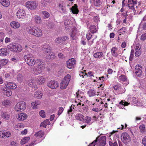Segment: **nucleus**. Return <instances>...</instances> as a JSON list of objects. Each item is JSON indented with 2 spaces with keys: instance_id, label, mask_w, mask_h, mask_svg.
Listing matches in <instances>:
<instances>
[{
  "instance_id": "obj_48",
  "label": "nucleus",
  "mask_w": 146,
  "mask_h": 146,
  "mask_svg": "<svg viewBox=\"0 0 146 146\" xmlns=\"http://www.w3.org/2000/svg\"><path fill=\"white\" fill-rule=\"evenodd\" d=\"M35 64H36L35 66H38V65H40L42 64V63L41 60L40 59L36 60H35Z\"/></svg>"
},
{
  "instance_id": "obj_56",
  "label": "nucleus",
  "mask_w": 146,
  "mask_h": 146,
  "mask_svg": "<svg viewBox=\"0 0 146 146\" xmlns=\"http://www.w3.org/2000/svg\"><path fill=\"white\" fill-rule=\"evenodd\" d=\"M146 38V33L143 34L141 36V39L143 41L145 40Z\"/></svg>"
},
{
  "instance_id": "obj_33",
  "label": "nucleus",
  "mask_w": 146,
  "mask_h": 146,
  "mask_svg": "<svg viewBox=\"0 0 146 146\" xmlns=\"http://www.w3.org/2000/svg\"><path fill=\"white\" fill-rule=\"evenodd\" d=\"M45 78L43 76L38 77L36 78V81L37 83L39 84H42L45 81Z\"/></svg>"
},
{
  "instance_id": "obj_60",
  "label": "nucleus",
  "mask_w": 146,
  "mask_h": 146,
  "mask_svg": "<svg viewBox=\"0 0 146 146\" xmlns=\"http://www.w3.org/2000/svg\"><path fill=\"white\" fill-rule=\"evenodd\" d=\"M96 145H97L96 140H95L90 143L89 145V146H95Z\"/></svg>"
},
{
  "instance_id": "obj_50",
  "label": "nucleus",
  "mask_w": 146,
  "mask_h": 146,
  "mask_svg": "<svg viewBox=\"0 0 146 146\" xmlns=\"http://www.w3.org/2000/svg\"><path fill=\"white\" fill-rule=\"evenodd\" d=\"M5 36L4 34L2 32H0V41L2 42Z\"/></svg>"
},
{
  "instance_id": "obj_8",
  "label": "nucleus",
  "mask_w": 146,
  "mask_h": 146,
  "mask_svg": "<svg viewBox=\"0 0 146 146\" xmlns=\"http://www.w3.org/2000/svg\"><path fill=\"white\" fill-rule=\"evenodd\" d=\"M119 137L117 135H115L112 139H110L109 141V144L110 146H118L117 141L118 140Z\"/></svg>"
},
{
  "instance_id": "obj_42",
  "label": "nucleus",
  "mask_w": 146,
  "mask_h": 146,
  "mask_svg": "<svg viewBox=\"0 0 146 146\" xmlns=\"http://www.w3.org/2000/svg\"><path fill=\"white\" fill-rule=\"evenodd\" d=\"M71 76L69 74H67L64 78L63 80L66 82V83H69L70 80Z\"/></svg>"
},
{
  "instance_id": "obj_18",
  "label": "nucleus",
  "mask_w": 146,
  "mask_h": 146,
  "mask_svg": "<svg viewBox=\"0 0 146 146\" xmlns=\"http://www.w3.org/2000/svg\"><path fill=\"white\" fill-rule=\"evenodd\" d=\"M5 86L7 88L12 89H15L17 87V86L15 83L11 82L6 83Z\"/></svg>"
},
{
  "instance_id": "obj_37",
  "label": "nucleus",
  "mask_w": 146,
  "mask_h": 146,
  "mask_svg": "<svg viewBox=\"0 0 146 146\" xmlns=\"http://www.w3.org/2000/svg\"><path fill=\"white\" fill-rule=\"evenodd\" d=\"M117 50V48L116 47H113L111 49V52L112 55L115 57L117 56L118 54L116 52Z\"/></svg>"
},
{
  "instance_id": "obj_12",
  "label": "nucleus",
  "mask_w": 146,
  "mask_h": 146,
  "mask_svg": "<svg viewBox=\"0 0 146 146\" xmlns=\"http://www.w3.org/2000/svg\"><path fill=\"white\" fill-rule=\"evenodd\" d=\"M34 73L36 74H40L41 73L40 71L44 69L45 68V65L44 64L38 65V66H35L34 67Z\"/></svg>"
},
{
  "instance_id": "obj_26",
  "label": "nucleus",
  "mask_w": 146,
  "mask_h": 146,
  "mask_svg": "<svg viewBox=\"0 0 146 146\" xmlns=\"http://www.w3.org/2000/svg\"><path fill=\"white\" fill-rule=\"evenodd\" d=\"M42 93L40 91H36L34 94V96L35 98L39 99L42 98Z\"/></svg>"
},
{
  "instance_id": "obj_4",
  "label": "nucleus",
  "mask_w": 146,
  "mask_h": 146,
  "mask_svg": "<svg viewBox=\"0 0 146 146\" xmlns=\"http://www.w3.org/2000/svg\"><path fill=\"white\" fill-rule=\"evenodd\" d=\"M7 48L11 51L15 52H20L22 50V47L19 44L15 45L10 44L7 46Z\"/></svg>"
},
{
  "instance_id": "obj_16",
  "label": "nucleus",
  "mask_w": 146,
  "mask_h": 146,
  "mask_svg": "<svg viewBox=\"0 0 146 146\" xmlns=\"http://www.w3.org/2000/svg\"><path fill=\"white\" fill-rule=\"evenodd\" d=\"M11 134L9 131H0V137L1 138H3L5 137H8L10 136Z\"/></svg>"
},
{
  "instance_id": "obj_13",
  "label": "nucleus",
  "mask_w": 146,
  "mask_h": 146,
  "mask_svg": "<svg viewBox=\"0 0 146 146\" xmlns=\"http://www.w3.org/2000/svg\"><path fill=\"white\" fill-rule=\"evenodd\" d=\"M17 16L19 19H23L25 16V11L23 9H19L17 12Z\"/></svg>"
},
{
  "instance_id": "obj_62",
  "label": "nucleus",
  "mask_w": 146,
  "mask_h": 146,
  "mask_svg": "<svg viewBox=\"0 0 146 146\" xmlns=\"http://www.w3.org/2000/svg\"><path fill=\"white\" fill-rule=\"evenodd\" d=\"M50 54H49V55L48 56V57H47V58H53L55 56L54 54V53H52Z\"/></svg>"
},
{
  "instance_id": "obj_7",
  "label": "nucleus",
  "mask_w": 146,
  "mask_h": 146,
  "mask_svg": "<svg viewBox=\"0 0 146 146\" xmlns=\"http://www.w3.org/2000/svg\"><path fill=\"white\" fill-rule=\"evenodd\" d=\"M76 61L74 58H71L66 61V65L67 68L69 69L73 68L76 64Z\"/></svg>"
},
{
  "instance_id": "obj_2",
  "label": "nucleus",
  "mask_w": 146,
  "mask_h": 146,
  "mask_svg": "<svg viewBox=\"0 0 146 146\" xmlns=\"http://www.w3.org/2000/svg\"><path fill=\"white\" fill-rule=\"evenodd\" d=\"M121 138V141L125 145H127L131 142V138L126 132H124L122 134Z\"/></svg>"
},
{
  "instance_id": "obj_1",
  "label": "nucleus",
  "mask_w": 146,
  "mask_h": 146,
  "mask_svg": "<svg viewBox=\"0 0 146 146\" xmlns=\"http://www.w3.org/2000/svg\"><path fill=\"white\" fill-rule=\"evenodd\" d=\"M27 31L30 34L37 37H40L42 35V30L36 26L31 27Z\"/></svg>"
},
{
  "instance_id": "obj_21",
  "label": "nucleus",
  "mask_w": 146,
  "mask_h": 146,
  "mask_svg": "<svg viewBox=\"0 0 146 146\" xmlns=\"http://www.w3.org/2000/svg\"><path fill=\"white\" fill-rule=\"evenodd\" d=\"M135 50V55L136 56H139L141 54V47L139 46H136Z\"/></svg>"
},
{
  "instance_id": "obj_15",
  "label": "nucleus",
  "mask_w": 146,
  "mask_h": 146,
  "mask_svg": "<svg viewBox=\"0 0 146 146\" xmlns=\"http://www.w3.org/2000/svg\"><path fill=\"white\" fill-rule=\"evenodd\" d=\"M142 68L139 65H136L135 67V72L136 75L138 76H140L142 73Z\"/></svg>"
},
{
  "instance_id": "obj_36",
  "label": "nucleus",
  "mask_w": 146,
  "mask_h": 146,
  "mask_svg": "<svg viewBox=\"0 0 146 146\" xmlns=\"http://www.w3.org/2000/svg\"><path fill=\"white\" fill-rule=\"evenodd\" d=\"M84 117L82 114H77L75 116V118L80 121H82L83 120V117Z\"/></svg>"
},
{
  "instance_id": "obj_24",
  "label": "nucleus",
  "mask_w": 146,
  "mask_h": 146,
  "mask_svg": "<svg viewBox=\"0 0 146 146\" xmlns=\"http://www.w3.org/2000/svg\"><path fill=\"white\" fill-rule=\"evenodd\" d=\"M0 2L4 6L7 7L10 5L9 0H0Z\"/></svg>"
},
{
  "instance_id": "obj_41",
  "label": "nucleus",
  "mask_w": 146,
  "mask_h": 146,
  "mask_svg": "<svg viewBox=\"0 0 146 146\" xmlns=\"http://www.w3.org/2000/svg\"><path fill=\"white\" fill-rule=\"evenodd\" d=\"M90 29V32L92 33H95L97 31L96 26L94 25L91 26Z\"/></svg>"
},
{
  "instance_id": "obj_59",
  "label": "nucleus",
  "mask_w": 146,
  "mask_h": 146,
  "mask_svg": "<svg viewBox=\"0 0 146 146\" xmlns=\"http://www.w3.org/2000/svg\"><path fill=\"white\" fill-rule=\"evenodd\" d=\"M92 35L89 33H88L86 35V37L88 40H89L91 38Z\"/></svg>"
},
{
  "instance_id": "obj_34",
  "label": "nucleus",
  "mask_w": 146,
  "mask_h": 146,
  "mask_svg": "<svg viewBox=\"0 0 146 146\" xmlns=\"http://www.w3.org/2000/svg\"><path fill=\"white\" fill-rule=\"evenodd\" d=\"M30 139L29 137H25L23 139L21 140V145H23L26 143H27Z\"/></svg>"
},
{
  "instance_id": "obj_14",
  "label": "nucleus",
  "mask_w": 146,
  "mask_h": 146,
  "mask_svg": "<svg viewBox=\"0 0 146 146\" xmlns=\"http://www.w3.org/2000/svg\"><path fill=\"white\" fill-rule=\"evenodd\" d=\"M42 50L44 53L45 54L48 55L49 54L51 53V48L49 45H44L42 47Z\"/></svg>"
},
{
  "instance_id": "obj_31",
  "label": "nucleus",
  "mask_w": 146,
  "mask_h": 146,
  "mask_svg": "<svg viewBox=\"0 0 146 146\" xmlns=\"http://www.w3.org/2000/svg\"><path fill=\"white\" fill-rule=\"evenodd\" d=\"M26 84L29 86L33 88L35 84V81L33 79H31L28 81L26 83Z\"/></svg>"
},
{
  "instance_id": "obj_47",
  "label": "nucleus",
  "mask_w": 146,
  "mask_h": 146,
  "mask_svg": "<svg viewBox=\"0 0 146 146\" xmlns=\"http://www.w3.org/2000/svg\"><path fill=\"white\" fill-rule=\"evenodd\" d=\"M39 103V102L38 101H36L35 102H33L31 104L32 108L35 109H37V105Z\"/></svg>"
},
{
  "instance_id": "obj_17",
  "label": "nucleus",
  "mask_w": 146,
  "mask_h": 146,
  "mask_svg": "<svg viewBox=\"0 0 146 146\" xmlns=\"http://www.w3.org/2000/svg\"><path fill=\"white\" fill-rule=\"evenodd\" d=\"M9 53V51L7 48H3L0 49V54L2 56H5L8 55Z\"/></svg>"
},
{
  "instance_id": "obj_54",
  "label": "nucleus",
  "mask_w": 146,
  "mask_h": 146,
  "mask_svg": "<svg viewBox=\"0 0 146 146\" xmlns=\"http://www.w3.org/2000/svg\"><path fill=\"white\" fill-rule=\"evenodd\" d=\"M44 113V110H41L39 113V115L42 117L44 118L45 117Z\"/></svg>"
},
{
  "instance_id": "obj_61",
  "label": "nucleus",
  "mask_w": 146,
  "mask_h": 146,
  "mask_svg": "<svg viewBox=\"0 0 146 146\" xmlns=\"http://www.w3.org/2000/svg\"><path fill=\"white\" fill-rule=\"evenodd\" d=\"M93 20L95 22H98L100 21L99 18L97 16L94 17Z\"/></svg>"
},
{
  "instance_id": "obj_52",
  "label": "nucleus",
  "mask_w": 146,
  "mask_h": 146,
  "mask_svg": "<svg viewBox=\"0 0 146 146\" xmlns=\"http://www.w3.org/2000/svg\"><path fill=\"white\" fill-rule=\"evenodd\" d=\"M134 52V50L133 49H132L131 51V54L129 57V60L130 61H131L133 59Z\"/></svg>"
},
{
  "instance_id": "obj_57",
  "label": "nucleus",
  "mask_w": 146,
  "mask_h": 146,
  "mask_svg": "<svg viewBox=\"0 0 146 146\" xmlns=\"http://www.w3.org/2000/svg\"><path fill=\"white\" fill-rule=\"evenodd\" d=\"M64 110V109L62 108H59V110L58 111V115H60L62 112Z\"/></svg>"
},
{
  "instance_id": "obj_6",
  "label": "nucleus",
  "mask_w": 146,
  "mask_h": 146,
  "mask_svg": "<svg viewBox=\"0 0 146 146\" xmlns=\"http://www.w3.org/2000/svg\"><path fill=\"white\" fill-rule=\"evenodd\" d=\"M97 145L100 146H105L106 145V137L101 136L100 135L96 139Z\"/></svg>"
},
{
  "instance_id": "obj_39",
  "label": "nucleus",
  "mask_w": 146,
  "mask_h": 146,
  "mask_svg": "<svg viewBox=\"0 0 146 146\" xmlns=\"http://www.w3.org/2000/svg\"><path fill=\"white\" fill-rule=\"evenodd\" d=\"M94 56L96 58H100L104 56L103 54L101 52H98L94 54Z\"/></svg>"
},
{
  "instance_id": "obj_30",
  "label": "nucleus",
  "mask_w": 146,
  "mask_h": 146,
  "mask_svg": "<svg viewBox=\"0 0 146 146\" xmlns=\"http://www.w3.org/2000/svg\"><path fill=\"white\" fill-rule=\"evenodd\" d=\"M50 124V123L48 119H46L41 123L40 126V127H43L46 128L47 125Z\"/></svg>"
},
{
  "instance_id": "obj_32",
  "label": "nucleus",
  "mask_w": 146,
  "mask_h": 146,
  "mask_svg": "<svg viewBox=\"0 0 146 146\" xmlns=\"http://www.w3.org/2000/svg\"><path fill=\"white\" fill-rule=\"evenodd\" d=\"M96 91L94 89H90L88 94L90 97L94 96L96 95Z\"/></svg>"
},
{
  "instance_id": "obj_27",
  "label": "nucleus",
  "mask_w": 146,
  "mask_h": 146,
  "mask_svg": "<svg viewBox=\"0 0 146 146\" xmlns=\"http://www.w3.org/2000/svg\"><path fill=\"white\" fill-rule=\"evenodd\" d=\"M66 82L62 80L60 83V88L62 89H65L68 86L69 83H66Z\"/></svg>"
},
{
  "instance_id": "obj_40",
  "label": "nucleus",
  "mask_w": 146,
  "mask_h": 146,
  "mask_svg": "<svg viewBox=\"0 0 146 146\" xmlns=\"http://www.w3.org/2000/svg\"><path fill=\"white\" fill-rule=\"evenodd\" d=\"M85 120L86 121V123L87 124H89L90 125L94 122V121H92L91 117L89 116L85 117Z\"/></svg>"
},
{
  "instance_id": "obj_20",
  "label": "nucleus",
  "mask_w": 146,
  "mask_h": 146,
  "mask_svg": "<svg viewBox=\"0 0 146 146\" xmlns=\"http://www.w3.org/2000/svg\"><path fill=\"white\" fill-rule=\"evenodd\" d=\"M11 27L14 29L19 28L20 26V24L17 22L13 21L10 23Z\"/></svg>"
},
{
  "instance_id": "obj_43",
  "label": "nucleus",
  "mask_w": 146,
  "mask_h": 146,
  "mask_svg": "<svg viewBox=\"0 0 146 146\" xmlns=\"http://www.w3.org/2000/svg\"><path fill=\"white\" fill-rule=\"evenodd\" d=\"M139 129L141 132L143 134L145 133L146 132L145 126L144 125H141L139 127Z\"/></svg>"
},
{
  "instance_id": "obj_45",
  "label": "nucleus",
  "mask_w": 146,
  "mask_h": 146,
  "mask_svg": "<svg viewBox=\"0 0 146 146\" xmlns=\"http://www.w3.org/2000/svg\"><path fill=\"white\" fill-rule=\"evenodd\" d=\"M42 16L44 18H48L50 16L49 14L47 11H43L42 12Z\"/></svg>"
},
{
  "instance_id": "obj_29",
  "label": "nucleus",
  "mask_w": 146,
  "mask_h": 146,
  "mask_svg": "<svg viewBox=\"0 0 146 146\" xmlns=\"http://www.w3.org/2000/svg\"><path fill=\"white\" fill-rule=\"evenodd\" d=\"M44 135V132L41 130L36 132L35 134V136L36 137L41 138Z\"/></svg>"
},
{
  "instance_id": "obj_19",
  "label": "nucleus",
  "mask_w": 146,
  "mask_h": 146,
  "mask_svg": "<svg viewBox=\"0 0 146 146\" xmlns=\"http://www.w3.org/2000/svg\"><path fill=\"white\" fill-rule=\"evenodd\" d=\"M27 117V115L25 113H19L17 118L19 120H25Z\"/></svg>"
},
{
  "instance_id": "obj_51",
  "label": "nucleus",
  "mask_w": 146,
  "mask_h": 146,
  "mask_svg": "<svg viewBox=\"0 0 146 146\" xmlns=\"http://www.w3.org/2000/svg\"><path fill=\"white\" fill-rule=\"evenodd\" d=\"M119 78L120 80L124 81L126 80H127V78H126L125 76L123 75H121L119 77Z\"/></svg>"
},
{
  "instance_id": "obj_9",
  "label": "nucleus",
  "mask_w": 146,
  "mask_h": 146,
  "mask_svg": "<svg viewBox=\"0 0 146 146\" xmlns=\"http://www.w3.org/2000/svg\"><path fill=\"white\" fill-rule=\"evenodd\" d=\"M37 5V3L33 1H28L26 4L27 7L31 9L36 8Z\"/></svg>"
},
{
  "instance_id": "obj_11",
  "label": "nucleus",
  "mask_w": 146,
  "mask_h": 146,
  "mask_svg": "<svg viewBox=\"0 0 146 146\" xmlns=\"http://www.w3.org/2000/svg\"><path fill=\"white\" fill-rule=\"evenodd\" d=\"M47 85L48 87L51 88L56 89L58 87V84L57 82L52 80L47 83Z\"/></svg>"
},
{
  "instance_id": "obj_35",
  "label": "nucleus",
  "mask_w": 146,
  "mask_h": 146,
  "mask_svg": "<svg viewBox=\"0 0 146 146\" xmlns=\"http://www.w3.org/2000/svg\"><path fill=\"white\" fill-rule=\"evenodd\" d=\"M1 115L2 117L5 119H9L10 117V115L7 114L6 112H2L1 113Z\"/></svg>"
},
{
  "instance_id": "obj_38",
  "label": "nucleus",
  "mask_w": 146,
  "mask_h": 146,
  "mask_svg": "<svg viewBox=\"0 0 146 146\" xmlns=\"http://www.w3.org/2000/svg\"><path fill=\"white\" fill-rule=\"evenodd\" d=\"M94 105L95 104H94L91 106L92 110L97 112H98L100 111V109L98 107V106H94Z\"/></svg>"
},
{
  "instance_id": "obj_23",
  "label": "nucleus",
  "mask_w": 146,
  "mask_h": 146,
  "mask_svg": "<svg viewBox=\"0 0 146 146\" xmlns=\"http://www.w3.org/2000/svg\"><path fill=\"white\" fill-rule=\"evenodd\" d=\"M32 19L35 22L37 23H40L42 22L41 19L39 16H35L33 17Z\"/></svg>"
},
{
  "instance_id": "obj_64",
  "label": "nucleus",
  "mask_w": 146,
  "mask_h": 146,
  "mask_svg": "<svg viewBox=\"0 0 146 146\" xmlns=\"http://www.w3.org/2000/svg\"><path fill=\"white\" fill-rule=\"evenodd\" d=\"M58 56L59 58H63L65 57V56H64L62 53H60L58 54Z\"/></svg>"
},
{
  "instance_id": "obj_55",
  "label": "nucleus",
  "mask_w": 146,
  "mask_h": 146,
  "mask_svg": "<svg viewBox=\"0 0 146 146\" xmlns=\"http://www.w3.org/2000/svg\"><path fill=\"white\" fill-rule=\"evenodd\" d=\"M6 93V95L7 96H11L12 94V92L10 90H7Z\"/></svg>"
},
{
  "instance_id": "obj_25",
  "label": "nucleus",
  "mask_w": 146,
  "mask_h": 146,
  "mask_svg": "<svg viewBox=\"0 0 146 146\" xmlns=\"http://www.w3.org/2000/svg\"><path fill=\"white\" fill-rule=\"evenodd\" d=\"M64 23L66 29L68 30L70 28L71 24L70 21L67 19L65 20Z\"/></svg>"
},
{
  "instance_id": "obj_46",
  "label": "nucleus",
  "mask_w": 146,
  "mask_h": 146,
  "mask_svg": "<svg viewBox=\"0 0 146 146\" xmlns=\"http://www.w3.org/2000/svg\"><path fill=\"white\" fill-rule=\"evenodd\" d=\"M8 61V60L6 59H3L0 61V63L2 66H3L6 65Z\"/></svg>"
},
{
  "instance_id": "obj_58",
  "label": "nucleus",
  "mask_w": 146,
  "mask_h": 146,
  "mask_svg": "<svg viewBox=\"0 0 146 146\" xmlns=\"http://www.w3.org/2000/svg\"><path fill=\"white\" fill-rule=\"evenodd\" d=\"M142 143L145 146H146V136L143 138L142 140Z\"/></svg>"
},
{
  "instance_id": "obj_44",
  "label": "nucleus",
  "mask_w": 146,
  "mask_h": 146,
  "mask_svg": "<svg viewBox=\"0 0 146 146\" xmlns=\"http://www.w3.org/2000/svg\"><path fill=\"white\" fill-rule=\"evenodd\" d=\"M94 4L96 7L100 6L102 4V2L99 0H94Z\"/></svg>"
},
{
  "instance_id": "obj_3",
  "label": "nucleus",
  "mask_w": 146,
  "mask_h": 146,
  "mask_svg": "<svg viewBox=\"0 0 146 146\" xmlns=\"http://www.w3.org/2000/svg\"><path fill=\"white\" fill-rule=\"evenodd\" d=\"M26 104L24 102H20L17 103L15 107V110L20 112L23 111L26 108Z\"/></svg>"
},
{
  "instance_id": "obj_53",
  "label": "nucleus",
  "mask_w": 146,
  "mask_h": 146,
  "mask_svg": "<svg viewBox=\"0 0 146 146\" xmlns=\"http://www.w3.org/2000/svg\"><path fill=\"white\" fill-rule=\"evenodd\" d=\"M10 103V101L8 100H5L2 102V104L5 106L8 105Z\"/></svg>"
},
{
  "instance_id": "obj_22",
  "label": "nucleus",
  "mask_w": 146,
  "mask_h": 146,
  "mask_svg": "<svg viewBox=\"0 0 146 146\" xmlns=\"http://www.w3.org/2000/svg\"><path fill=\"white\" fill-rule=\"evenodd\" d=\"M71 10L72 13L74 14H77L78 13L79 10L76 4H74V6L72 7Z\"/></svg>"
},
{
  "instance_id": "obj_49",
  "label": "nucleus",
  "mask_w": 146,
  "mask_h": 146,
  "mask_svg": "<svg viewBox=\"0 0 146 146\" xmlns=\"http://www.w3.org/2000/svg\"><path fill=\"white\" fill-rule=\"evenodd\" d=\"M129 103L127 102H125V101H121L119 103V104L122 105H123L124 106H127L129 105Z\"/></svg>"
},
{
  "instance_id": "obj_10",
  "label": "nucleus",
  "mask_w": 146,
  "mask_h": 146,
  "mask_svg": "<svg viewBox=\"0 0 146 146\" xmlns=\"http://www.w3.org/2000/svg\"><path fill=\"white\" fill-rule=\"evenodd\" d=\"M68 39V38L67 36H64L62 37H58L55 39V42L57 44H62L65 41Z\"/></svg>"
},
{
  "instance_id": "obj_5",
  "label": "nucleus",
  "mask_w": 146,
  "mask_h": 146,
  "mask_svg": "<svg viewBox=\"0 0 146 146\" xmlns=\"http://www.w3.org/2000/svg\"><path fill=\"white\" fill-rule=\"evenodd\" d=\"M32 55L30 54H27L25 56V60L27 63L30 66H33L35 64L34 58L32 57Z\"/></svg>"
},
{
  "instance_id": "obj_63",
  "label": "nucleus",
  "mask_w": 146,
  "mask_h": 146,
  "mask_svg": "<svg viewBox=\"0 0 146 146\" xmlns=\"http://www.w3.org/2000/svg\"><path fill=\"white\" fill-rule=\"evenodd\" d=\"M45 1H42L41 2V6L43 7H45L47 5V3L45 2Z\"/></svg>"
},
{
  "instance_id": "obj_28",
  "label": "nucleus",
  "mask_w": 146,
  "mask_h": 146,
  "mask_svg": "<svg viewBox=\"0 0 146 146\" xmlns=\"http://www.w3.org/2000/svg\"><path fill=\"white\" fill-rule=\"evenodd\" d=\"M24 78V75L20 74H19L17 76V80L20 83L23 81Z\"/></svg>"
}]
</instances>
